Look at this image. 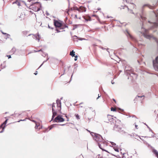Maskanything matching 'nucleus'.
<instances>
[{"mask_svg": "<svg viewBox=\"0 0 158 158\" xmlns=\"http://www.w3.org/2000/svg\"><path fill=\"white\" fill-rule=\"evenodd\" d=\"M125 33L128 38H131L134 41H136L135 39L130 34L129 31L127 29L126 30Z\"/></svg>", "mask_w": 158, "mask_h": 158, "instance_id": "9", "label": "nucleus"}, {"mask_svg": "<svg viewBox=\"0 0 158 158\" xmlns=\"http://www.w3.org/2000/svg\"><path fill=\"white\" fill-rule=\"evenodd\" d=\"M70 10H73V9L72 8H71V9H70Z\"/></svg>", "mask_w": 158, "mask_h": 158, "instance_id": "55", "label": "nucleus"}, {"mask_svg": "<svg viewBox=\"0 0 158 158\" xmlns=\"http://www.w3.org/2000/svg\"><path fill=\"white\" fill-rule=\"evenodd\" d=\"M15 3H16V4H17L19 6H20L21 5L20 2L18 1H16L15 2H12L13 4H14Z\"/></svg>", "mask_w": 158, "mask_h": 158, "instance_id": "22", "label": "nucleus"}, {"mask_svg": "<svg viewBox=\"0 0 158 158\" xmlns=\"http://www.w3.org/2000/svg\"><path fill=\"white\" fill-rule=\"evenodd\" d=\"M141 19L142 20H145L146 19V18L145 17H144L143 16H141Z\"/></svg>", "mask_w": 158, "mask_h": 158, "instance_id": "30", "label": "nucleus"}, {"mask_svg": "<svg viewBox=\"0 0 158 158\" xmlns=\"http://www.w3.org/2000/svg\"><path fill=\"white\" fill-rule=\"evenodd\" d=\"M144 96H137L134 99V101L135 102H136V101L139 100V98H142L143 97H144Z\"/></svg>", "mask_w": 158, "mask_h": 158, "instance_id": "17", "label": "nucleus"}, {"mask_svg": "<svg viewBox=\"0 0 158 158\" xmlns=\"http://www.w3.org/2000/svg\"><path fill=\"white\" fill-rule=\"evenodd\" d=\"M58 125H59V124H58ZM65 125V124H62V125H61V126H64Z\"/></svg>", "mask_w": 158, "mask_h": 158, "instance_id": "53", "label": "nucleus"}, {"mask_svg": "<svg viewBox=\"0 0 158 158\" xmlns=\"http://www.w3.org/2000/svg\"><path fill=\"white\" fill-rule=\"evenodd\" d=\"M154 112L156 114H157V118H158L157 120H158V109L155 110Z\"/></svg>", "mask_w": 158, "mask_h": 158, "instance_id": "27", "label": "nucleus"}, {"mask_svg": "<svg viewBox=\"0 0 158 158\" xmlns=\"http://www.w3.org/2000/svg\"><path fill=\"white\" fill-rule=\"evenodd\" d=\"M122 128L120 127L119 126L117 125H115L114 127V130L117 131L121 133L122 134L125 133V132L122 130Z\"/></svg>", "mask_w": 158, "mask_h": 158, "instance_id": "8", "label": "nucleus"}, {"mask_svg": "<svg viewBox=\"0 0 158 158\" xmlns=\"http://www.w3.org/2000/svg\"><path fill=\"white\" fill-rule=\"evenodd\" d=\"M128 135H130L132 138H134L138 139L137 138L138 137L139 138L141 139L142 140V139L140 137H139V136L136 135L135 133H132L131 134H128Z\"/></svg>", "mask_w": 158, "mask_h": 158, "instance_id": "13", "label": "nucleus"}, {"mask_svg": "<svg viewBox=\"0 0 158 158\" xmlns=\"http://www.w3.org/2000/svg\"><path fill=\"white\" fill-rule=\"evenodd\" d=\"M111 83H112V84H113L114 83V82H113L112 81Z\"/></svg>", "mask_w": 158, "mask_h": 158, "instance_id": "60", "label": "nucleus"}, {"mask_svg": "<svg viewBox=\"0 0 158 158\" xmlns=\"http://www.w3.org/2000/svg\"><path fill=\"white\" fill-rule=\"evenodd\" d=\"M49 59V58H48V59L47 60H46V61H44L43 63L40 66V67L45 62V61H46L48 59Z\"/></svg>", "mask_w": 158, "mask_h": 158, "instance_id": "38", "label": "nucleus"}, {"mask_svg": "<svg viewBox=\"0 0 158 158\" xmlns=\"http://www.w3.org/2000/svg\"><path fill=\"white\" fill-rule=\"evenodd\" d=\"M131 5L133 6V7L134 8L135 7V5H134L133 4H131Z\"/></svg>", "mask_w": 158, "mask_h": 158, "instance_id": "40", "label": "nucleus"}, {"mask_svg": "<svg viewBox=\"0 0 158 158\" xmlns=\"http://www.w3.org/2000/svg\"><path fill=\"white\" fill-rule=\"evenodd\" d=\"M113 100L115 102V103H116V101L114 99H113Z\"/></svg>", "mask_w": 158, "mask_h": 158, "instance_id": "48", "label": "nucleus"}, {"mask_svg": "<svg viewBox=\"0 0 158 158\" xmlns=\"http://www.w3.org/2000/svg\"><path fill=\"white\" fill-rule=\"evenodd\" d=\"M98 147H99V148H100L101 149H102V151H106V152H108V151L107 150L104 149L102 147V146H101V144L99 143H98Z\"/></svg>", "mask_w": 158, "mask_h": 158, "instance_id": "20", "label": "nucleus"}, {"mask_svg": "<svg viewBox=\"0 0 158 158\" xmlns=\"http://www.w3.org/2000/svg\"><path fill=\"white\" fill-rule=\"evenodd\" d=\"M130 12L133 14H134V13L132 12V10H130Z\"/></svg>", "mask_w": 158, "mask_h": 158, "instance_id": "43", "label": "nucleus"}, {"mask_svg": "<svg viewBox=\"0 0 158 158\" xmlns=\"http://www.w3.org/2000/svg\"><path fill=\"white\" fill-rule=\"evenodd\" d=\"M146 126H147V127L149 129V131H151V132H152V133H153V132L152 131V129L149 127L147 125H146Z\"/></svg>", "mask_w": 158, "mask_h": 158, "instance_id": "32", "label": "nucleus"}, {"mask_svg": "<svg viewBox=\"0 0 158 158\" xmlns=\"http://www.w3.org/2000/svg\"><path fill=\"white\" fill-rule=\"evenodd\" d=\"M54 24L56 27H61L62 26L61 23L58 21L54 20Z\"/></svg>", "mask_w": 158, "mask_h": 158, "instance_id": "14", "label": "nucleus"}, {"mask_svg": "<svg viewBox=\"0 0 158 158\" xmlns=\"http://www.w3.org/2000/svg\"><path fill=\"white\" fill-rule=\"evenodd\" d=\"M110 109H116V108H114L113 107H111Z\"/></svg>", "mask_w": 158, "mask_h": 158, "instance_id": "58", "label": "nucleus"}, {"mask_svg": "<svg viewBox=\"0 0 158 158\" xmlns=\"http://www.w3.org/2000/svg\"><path fill=\"white\" fill-rule=\"evenodd\" d=\"M28 1L30 2L31 0H28Z\"/></svg>", "mask_w": 158, "mask_h": 158, "instance_id": "64", "label": "nucleus"}, {"mask_svg": "<svg viewBox=\"0 0 158 158\" xmlns=\"http://www.w3.org/2000/svg\"><path fill=\"white\" fill-rule=\"evenodd\" d=\"M39 126V124H37V123H35V129H37L38 128V127Z\"/></svg>", "mask_w": 158, "mask_h": 158, "instance_id": "31", "label": "nucleus"}, {"mask_svg": "<svg viewBox=\"0 0 158 158\" xmlns=\"http://www.w3.org/2000/svg\"><path fill=\"white\" fill-rule=\"evenodd\" d=\"M44 55H45V56H46V54H44ZM42 56H44V54H42Z\"/></svg>", "mask_w": 158, "mask_h": 158, "instance_id": "50", "label": "nucleus"}, {"mask_svg": "<svg viewBox=\"0 0 158 158\" xmlns=\"http://www.w3.org/2000/svg\"><path fill=\"white\" fill-rule=\"evenodd\" d=\"M69 10H66V12L68 14H69Z\"/></svg>", "mask_w": 158, "mask_h": 158, "instance_id": "39", "label": "nucleus"}, {"mask_svg": "<svg viewBox=\"0 0 158 158\" xmlns=\"http://www.w3.org/2000/svg\"><path fill=\"white\" fill-rule=\"evenodd\" d=\"M125 7H126L127 8V9H128V10H129V9L127 7V6H125Z\"/></svg>", "mask_w": 158, "mask_h": 158, "instance_id": "57", "label": "nucleus"}, {"mask_svg": "<svg viewBox=\"0 0 158 158\" xmlns=\"http://www.w3.org/2000/svg\"><path fill=\"white\" fill-rule=\"evenodd\" d=\"M64 119L62 117V116L58 115L54 118L53 122V123H60L63 122L64 121Z\"/></svg>", "mask_w": 158, "mask_h": 158, "instance_id": "6", "label": "nucleus"}, {"mask_svg": "<svg viewBox=\"0 0 158 158\" xmlns=\"http://www.w3.org/2000/svg\"><path fill=\"white\" fill-rule=\"evenodd\" d=\"M5 118H6V120L2 124L0 127V128H2V131L0 132V133L3 132L4 131L5 127L6 126V124L8 120V119L6 118V117Z\"/></svg>", "mask_w": 158, "mask_h": 158, "instance_id": "11", "label": "nucleus"}, {"mask_svg": "<svg viewBox=\"0 0 158 158\" xmlns=\"http://www.w3.org/2000/svg\"><path fill=\"white\" fill-rule=\"evenodd\" d=\"M56 105L57 107H59L61 108V103L60 100H56V103H53L52 105V109L55 108V106Z\"/></svg>", "mask_w": 158, "mask_h": 158, "instance_id": "10", "label": "nucleus"}, {"mask_svg": "<svg viewBox=\"0 0 158 158\" xmlns=\"http://www.w3.org/2000/svg\"><path fill=\"white\" fill-rule=\"evenodd\" d=\"M91 135L96 141L102 142L103 143L105 142V139L101 135L92 132L91 133Z\"/></svg>", "mask_w": 158, "mask_h": 158, "instance_id": "1", "label": "nucleus"}, {"mask_svg": "<svg viewBox=\"0 0 158 158\" xmlns=\"http://www.w3.org/2000/svg\"><path fill=\"white\" fill-rule=\"evenodd\" d=\"M73 10H76L78 11H79V8H77V7H74L73 8Z\"/></svg>", "mask_w": 158, "mask_h": 158, "instance_id": "33", "label": "nucleus"}, {"mask_svg": "<svg viewBox=\"0 0 158 158\" xmlns=\"http://www.w3.org/2000/svg\"><path fill=\"white\" fill-rule=\"evenodd\" d=\"M37 71H36L35 72V73H34L35 74V75H36L37 74Z\"/></svg>", "mask_w": 158, "mask_h": 158, "instance_id": "52", "label": "nucleus"}, {"mask_svg": "<svg viewBox=\"0 0 158 158\" xmlns=\"http://www.w3.org/2000/svg\"><path fill=\"white\" fill-rule=\"evenodd\" d=\"M48 27H49V28H50V26H49V25H48Z\"/></svg>", "mask_w": 158, "mask_h": 158, "instance_id": "63", "label": "nucleus"}, {"mask_svg": "<svg viewBox=\"0 0 158 158\" xmlns=\"http://www.w3.org/2000/svg\"><path fill=\"white\" fill-rule=\"evenodd\" d=\"M110 142L112 145H113V146L116 145V144L115 143H114L113 142Z\"/></svg>", "mask_w": 158, "mask_h": 158, "instance_id": "34", "label": "nucleus"}, {"mask_svg": "<svg viewBox=\"0 0 158 158\" xmlns=\"http://www.w3.org/2000/svg\"><path fill=\"white\" fill-rule=\"evenodd\" d=\"M114 149L115 151L117 152H119L118 149V148H116L115 147H114Z\"/></svg>", "mask_w": 158, "mask_h": 158, "instance_id": "28", "label": "nucleus"}, {"mask_svg": "<svg viewBox=\"0 0 158 158\" xmlns=\"http://www.w3.org/2000/svg\"><path fill=\"white\" fill-rule=\"evenodd\" d=\"M125 73L127 74V75H129L130 76L128 77V79H129L130 77H132L133 79L136 78L137 77L136 75L135 74L133 73V70L131 67H129L128 65H127L125 69Z\"/></svg>", "mask_w": 158, "mask_h": 158, "instance_id": "2", "label": "nucleus"}, {"mask_svg": "<svg viewBox=\"0 0 158 158\" xmlns=\"http://www.w3.org/2000/svg\"><path fill=\"white\" fill-rule=\"evenodd\" d=\"M113 116H112L108 114L107 115V118H108V120L109 121H110V118H112V117H113Z\"/></svg>", "mask_w": 158, "mask_h": 158, "instance_id": "26", "label": "nucleus"}, {"mask_svg": "<svg viewBox=\"0 0 158 158\" xmlns=\"http://www.w3.org/2000/svg\"><path fill=\"white\" fill-rule=\"evenodd\" d=\"M84 18L86 21H87L90 20V18L89 17H88L87 18L85 16H84Z\"/></svg>", "mask_w": 158, "mask_h": 158, "instance_id": "25", "label": "nucleus"}, {"mask_svg": "<svg viewBox=\"0 0 158 158\" xmlns=\"http://www.w3.org/2000/svg\"><path fill=\"white\" fill-rule=\"evenodd\" d=\"M145 6H147L149 7L150 8H151L152 6H151L150 5H149L148 4H145L143 5V8H144Z\"/></svg>", "mask_w": 158, "mask_h": 158, "instance_id": "23", "label": "nucleus"}, {"mask_svg": "<svg viewBox=\"0 0 158 158\" xmlns=\"http://www.w3.org/2000/svg\"><path fill=\"white\" fill-rule=\"evenodd\" d=\"M75 116L77 119H80L79 116L78 115V114H75Z\"/></svg>", "mask_w": 158, "mask_h": 158, "instance_id": "29", "label": "nucleus"}, {"mask_svg": "<svg viewBox=\"0 0 158 158\" xmlns=\"http://www.w3.org/2000/svg\"><path fill=\"white\" fill-rule=\"evenodd\" d=\"M154 14L156 16V22H150V21H148L149 24L148 26H150V29H152L158 26V11H157L156 13L154 12Z\"/></svg>", "mask_w": 158, "mask_h": 158, "instance_id": "3", "label": "nucleus"}, {"mask_svg": "<svg viewBox=\"0 0 158 158\" xmlns=\"http://www.w3.org/2000/svg\"><path fill=\"white\" fill-rule=\"evenodd\" d=\"M7 56L9 58H10L11 57V56L10 55Z\"/></svg>", "mask_w": 158, "mask_h": 158, "instance_id": "45", "label": "nucleus"}, {"mask_svg": "<svg viewBox=\"0 0 158 158\" xmlns=\"http://www.w3.org/2000/svg\"><path fill=\"white\" fill-rule=\"evenodd\" d=\"M135 117V118H136V116L135 115H133L132 116V117Z\"/></svg>", "mask_w": 158, "mask_h": 158, "instance_id": "54", "label": "nucleus"}, {"mask_svg": "<svg viewBox=\"0 0 158 158\" xmlns=\"http://www.w3.org/2000/svg\"><path fill=\"white\" fill-rule=\"evenodd\" d=\"M158 56L155 58V60H153V65L154 69L156 70H158Z\"/></svg>", "mask_w": 158, "mask_h": 158, "instance_id": "7", "label": "nucleus"}, {"mask_svg": "<svg viewBox=\"0 0 158 158\" xmlns=\"http://www.w3.org/2000/svg\"><path fill=\"white\" fill-rule=\"evenodd\" d=\"M23 120L21 119V120H19V121H17V122H20V121H23Z\"/></svg>", "mask_w": 158, "mask_h": 158, "instance_id": "49", "label": "nucleus"}, {"mask_svg": "<svg viewBox=\"0 0 158 158\" xmlns=\"http://www.w3.org/2000/svg\"><path fill=\"white\" fill-rule=\"evenodd\" d=\"M155 40L156 41L157 43L158 42V40H157L156 39H155Z\"/></svg>", "mask_w": 158, "mask_h": 158, "instance_id": "56", "label": "nucleus"}, {"mask_svg": "<svg viewBox=\"0 0 158 158\" xmlns=\"http://www.w3.org/2000/svg\"><path fill=\"white\" fill-rule=\"evenodd\" d=\"M101 97V95H99V94H98V97L97 98V99Z\"/></svg>", "mask_w": 158, "mask_h": 158, "instance_id": "47", "label": "nucleus"}, {"mask_svg": "<svg viewBox=\"0 0 158 158\" xmlns=\"http://www.w3.org/2000/svg\"><path fill=\"white\" fill-rule=\"evenodd\" d=\"M52 118H51V120L50 121V122L53 121V120L54 119V118L57 115V112L55 110V109H52Z\"/></svg>", "mask_w": 158, "mask_h": 158, "instance_id": "12", "label": "nucleus"}, {"mask_svg": "<svg viewBox=\"0 0 158 158\" xmlns=\"http://www.w3.org/2000/svg\"><path fill=\"white\" fill-rule=\"evenodd\" d=\"M34 37L36 39V40H37L38 41H39L40 40V35L38 34H36L34 35Z\"/></svg>", "mask_w": 158, "mask_h": 158, "instance_id": "18", "label": "nucleus"}, {"mask_svg": "<svg viewBox=\"0 0 158 158\" xmlns=\"http://www.w3.org/2000/svg\"><path fill=\"white\" fill-rule=\"evenodd\" d=\"M33 122L35 123H36V122L34 120H32V121Z\"/></svg>", "mask_w": 158, "mask_h": 158, "instance_id": "41", "label": "nucleus"}, {"mask_svg": "<svg viewBox=\"0 0 158 158\" xmlns=\"http://www.w3.org/2000/svg\"><path fill=\"white\" fill-rule=\"evenodd\" d=\"M41 7V3L40 2H37L30 5L29 8L35 11H37L40 10Z\"/></svg>", "mask_w": 158, "mask_h": 158, "instance_id": "4", "label": "nucleus"}, {"mask_svg": "<svg viewBox=\"0 0 158 158\" xmlns=\"http://www.w3.org/2000/svg\"><path fill=\"white\" fill-rule=\"evenodd\" d=\"M46 14L47 15H49V14L48 13H46Z\"/></svg>", "mask_w": 158, "mask_h": 158, "instance_id": "59", "label": "nucleus"}, {"mask_svg": "<svg viewBox=\"0 0 158 158\" xmlns=\"http://www.w3.org/2000/svg\"><path fill=\"white\" fill-rule=\"evenodd\" d=\"M41 51V50H39V51H35V50L34 51H35V52H39V51Z\"/></svg>", "mask_w": 158, "mask_h": 158, "instance_id": "46", "label": "nucleus"}, {"mask_svg": "<svg viewBox=\"0 0 158 158\" xmlns=\"http://www.w3.org/2000/svg\"><path fill=\"white\" fill-rule=\"evenodd\" d=\"M88 131L89 132H90V133H91V132H90V131H89L88 130Z\"/></svg>", "mask_w": 158, "mask_h": 158, "instance_id": "62", "label": "nucleus"}, {"mask_svg": "<svg viewBox=\"0 0 158 158\" xmlns=\"http://www.w3.org/2000/svg\"><path fill=\"white\" fill-rule=\"evenodd\" d=\"M75 52L73 51V50L72 52H70V55L72 56L73 57L75 56Z\"/></svg>", "mask_w": 158, "mask_h": 158, "instance_id": "24", "label": "nucleus"}, {"mask_svg": "<svg viewBox=\"0 0 158 158\" xmlns=\"http://www.w3.org/2000/svg\"><path fill=\"white\" fill-rule=\"evenodd\" d=\"M138 127V125H135V128L137 129H138V128L137 127Z\"/></svg>", "mask_w": 158, "mask_h": 158, "instance_id": "44", "label": "nucleus"}, {"mask_svg": "<svg viewBox=\"0 0 158 158\" xmlns=\"http://www.w3.org/2000/svg\"><path fill=\"white\" fill-rule=\"evenodd\" d=\"M143 23H142V29L143 30L142 31V32L143 33V34L144 35V36L146 38L148 39H150L152 37V36L151 35H149L147 34V32L148 30L144 28L143 27Z\"/></svg>", "mask_w": 158, "mask_h": 158, "instance_id": "5", "label": "nucleus"}, {"mask_svg": "<svg viewBox=\"0 0 158 158\" xmlns=\"http://www.w3.org/2000/svg\"><path fill=\"white\" fill-rule=\"evenodd\" d=\"M1 31V32L2 33V34H4V35H6L7 34V33H4V32H3L2 31Z\"/></svg>", "mask_w": 158, "mask_h": 158, "instance_id": "37", "label": "nucleus"}, {"mask_svg": "<svg viewBox=\"0 0 158 158\" xmlns=\"http://www.w3.org/2000/svg\"><path fill=\"white\" fill-rule=\"evenodd\" d=\"M56 30L58 32H60V31H59L58 29H56Z\"/></svg>", "mask_w": 158, "mask_h": 158, "instance_id": "42", "label": "nucleus"}, {"mask_svg": "<svg viewBox=\"0 0 158 158\" xmlns=\"http://www.w3.org/2000/svg\"><path fill=\"white\" fill-rule=\"evenodd\" d=\"M86 10V8L83 6H81L79 8V12H85Z\"/></svg>", "mask_w": 158, "mask_h": 158, "instance_id": "16", "label": "nucleus"}, {"mask_svg": "<svg viewBox=\"0 0 158 158\" xmlns=\"http://www.w3.org/2000/svg\"><path fill=\"white\" fill-rule=\"evenodd\" d=\"M25 120H26V119H23V121H25Z\"/></svg>", "mask_w": 158, "mask_h": 158, "instance_id": "61", "label": "nucleus"}, {"mask_svg": "<svg viewBox=\"0 0 158 158\" xmlns=\"http://www.w3.org/2000/svg\"><path fill=\"white\" fill-rule=\"evenodd\" d=\"M153 153L155 154L156 157L158 158V152L156 149H153L152 151Z\"/></svg>", "mask_w": 158, "mask_h": 158, "instance_id": "19", "label": "nucleus"}, {"mask_svg": "<svg viewBox=\"0 0 158 158\" xmlns=\"http://www.w3.org/2000/svg\"><path fill=\"white\" fill-rule=\"evenodd\" d=\"M10 35L9 34H7L6 35V39H7V38H8L10 36Z\"/></svg>", "mask_w": 158, "mask_h": 158, "instance_id": "35", "label": "nucleus"}, {"mask_svg": "<svg viewBox=\"0 0 158 158\" xmlns=\"http://www.w3.org/2000/svg\"><path fill=\"white\" fill-rule=\"evenodd\" d=\"M75 59H74V60L75 61H76L77 60V56H75Z\"/></svg>", "mask_w": 158, "mask_h": 158, "instance_id": "36", "label": "nucleus"}, {"mask_svg": "<svg viewBox=\"0 0 158 158\" xmlns=\"http://www.w3.org/2000/svg\"><path fill=\"white\" fill-rule=\"evenodd\" d=\"M58 124H54L50 126L48 128H46L45 131H44V132H45L46 131H49L51 130L52 128L55 127V125H57Z\"/></svg>", "mask_w": 158, "mask_h": 158, "instance_id": "15", "label": "nucleus"}, {"mask_svg": "<svg viewBox=\"0 0 158 158\" xmlns=\"http://www.w3.org/2000/svg\"><path fill=\"white\" fill-rule=\"evenodd\" d=\"M119 110H121L122 111H123V109H111V111L113 112H118L120 113Z\"/></svg>", "mask_w": 158, "mask_h": 158, "instance_id": "21", "label": "nucleus"}, {"mask_svg": "<svg viewBox=\"0 0 158 158\" xmlns=\"http://www.w3.org/2000/svg\"><path fill=\"white\" fill-rule=\"evenodd\" d=\"M67 27V26H65L64 27H62V29H64V28H65V27Z\"/></svg>", "mask_w": 158, "mask_h": 158, "instance_id": "51", "label": "nucleus"}]
</instances>
